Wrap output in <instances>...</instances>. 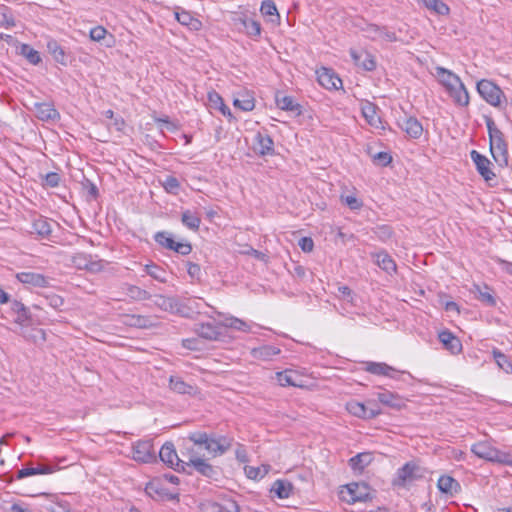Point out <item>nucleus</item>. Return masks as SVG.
Instances as JSON below:
<instances>
[{
	"instance_id": "5",
	"label": "nucleus",
	"mask_w": 512,
	"mask_h": 512,
	"mask_svg": "<svg viewBox=\"0 0 512 512\" xmlns=\"http://www.w3.org/2000/svg\"><path fill=\"white\" fill-rule=\"evenodd\" d=\"M423 477L421 467L415 462H407L396 472V477L393 480V485L398 487H406L413 481Z\"/></svg>"
},
{
	"instance_id": "12",
	"label": "nucleus",
	"mask_w": 512,
	"mask_h": 512,
	"mask_svg": "<svg viewBox=\"0 0 512 512\" xmlns=\"http://www.w3.org/2000/svg\"><path fill=\"white\" fill-rule=\"evenodd\" d=\"M154 304L163 311L184 315L185 306L177 297L156 295Z\"/></svg>"
},
{
	"instance_id": "64",
	"label": "nucleus",
	"mask_w": 512,
	"mask_h": 512,
	"mask_svg": "<svg viewBox=\"0 0 512 512\" xmlns=\"http://www.w3.org/2000/svg\"><path fill=\"white\" fill-rule=\"evenodd\" d=\"M46 301L47 304L54 309H59L64 304V299L57 294L46 296Z\"/></svg>"
},
{
	"instance_id": "1",
	"label": "nucleus",
	"mask_w": 512,
	"mask_h": 512,
	"mask_svg": "<svg viewBox=\"0 0 512 512\" xmlns=\"http://www.w3.org/2000/svg\"><path fill=\"white\" fill-rule=\"evenodd\" d=\"M484 119L488 130L491 155L500 167H505L508 165V143L494 120L490 116H484Z\"/></svg>"
},
{
	"instance_id": "60",
	"label": "nucleus",
	"mask_w": 512,
	"mask_h": 512,
	"mask_svg": "<svg viewBox=\"0 0 512 512\" xmlns=\"http://www.w3.org/2000/svg\"><path fill=\"white\" fill-rule=\"evenodd\" d=\"M341 201L346 204L351 210H359L363 206V202L353 195H342Z\"/></svg>"
},
{
	"instance_id": "14",
	"label": "nucleus",
	"mask_w": 512,
	"mask_h": 512,
	"mask_svg": "<svg viewBox=\"0 0 512 512\" xmlns=\"http://www.w3.org/2000/svg\"><path fill=\"white\" fill-rule=\"evenodd\" d=\"M72 263L78 269H86L91 272H99L103 269L102 261H94L91 255L85 253H77L73 256Z\"/></svg>"
},
{
	"instance_id": "15",
	"label": "nucleus",
	"mask_w": 512,
	"mask_h": 512,
	"mask_svg": "<svg viewBox=\"0 0 512 512\" xmlns=\"http://www.w3.org/2000/svg\"><path fill=\"white\" fill-rule=\"evenodd\" d=\"M145 492L156 500L172 499L174 496L168 492L159 478H154L146 484Z\"/></svg>"
},
{
	"instance_id": "9",
	"label": "nucleus",
	"mask_w": 512,
	"mask_h": 512,
	"mask_svg": "<svg viewBox=\"0 0 512 512\" xmlns=\"http://www.w3.org/2000/svg\"><path fill=\"white\" fill-rule=\"evenodd\" d=\"M470 157L476 166L477 172L483 177V179L490 183L495 179L496 175L491 169V161L484 155L480 154L476 150L470 152Z\"/></svg>"
},
{
	"instance_id": "61",
	"label": "nucleus",
	"mask_w": 512,
	"mask_h": 512,
	"mask_svg": "<svg viewBox=\"0 0 512 512\" xmlns=\"http://www.w3.org/2000/svg\"><path fill=\"white\" fill-rule=\"evenodd\" d=\"M83 189L86 190L88 196L92 199H96L99 195V190L97 186L90 181L89 179H85L84 182H82Z\"/></svg>"
},
{
	"instance_id": "18",
	"label": "nucleus",
	"mask_w": 512,
	"mask_h": 512,
	"mask_svg": "<svg viewBox=\"0 0 512 512\" xmlns=\"http://www.w3.org/2000/svg\"><path fill=\"white\" fill-rule=\"evenodd\" d=\"M59 467L53 464L38 463L36 467H24L18 470L16 479L20 480L25 477L39 475V474H51L57 471Z\"/></svg>"
},
{
	"instance_id": "31",
	"label": "nucleus",
	"mask_w": 512,
	"mask_h": 512,
	"mask_svg": "<svg viewBox=\"0 0 512 512\" xmlns=\"http://www.w3.org/2000/svg\"><path fill=\"white\" fill-rule=\"evenodd\" d=\"M376 264L388 274L396 272V263L386 251L373 254Z\"/></svg>"
},
{
	"instance_id": "45",
	"label": "nucleus",
	"mask_w": 512,
	"mask_h": 512,
	"mask_svg": "<svg viewBox=\"0 0 512 512\" xmlns=\"http://www.w3.org/2000/svg\"><path fill=\"white\" fill-rule=\"evenodd\" d=\"M362 113L370 125L378 127V123H381L380 117L376 114V107L373 104L368 103L364 106Z\"/></svg>"
},
{
	"instance_id": "54",
	"label": "nucleus",
	"mask_w": 512,
	"mask_h": 512,
	"mask_svg": "<svg viewBox=\"0 0 512 512\" xmlns=\"http://www.w3.org/2000/svg\"><path fill=\"white\" fill-rule=\"evenodd\" d=\"M245 473L249 479L256 480L264 477L268 473V468L267 466H263V469L261 467L246 466Z\"/></svg>"
},
{
	"instance_id": "7",
	"label": "nucleus",
	"mask_w": 512,
	"mask_h": 512,
	"mask_svg": "<svg viewBox=\"0 0 512 512\" xmlns=\"http://www.w3.org/2000/svg\"><path fill=\"white\" fill-rule=\"evenodd\" d=\"M346 410L353 416L361 419H374L381 414L380 408H370L365 403L350 400L346 403Z\"/></svg>"
},
{
	"instance_id": "48",
	"label": "nucleus",
	"mask_w": 512,
	"mask_h": 512,
	"mask_svg": "<svg viewBox=\"0 0 512 512\" xmlns=\"http://www.w3.org/2000/svg\"><path fill=\"white\" fill-rule=\"evenodd\" d=\"M145 272L159 282L165 283L167 281L165 270L156 264L145 265Z\"/></svg>"
},
{
	"instance_id": "4",
	"label": "nucleus",
	"mask_w": 512,
	"mask_h": 512,
	"mask_svg": "<svg viewBox=\"0 0 512 512\" xmlns=\"http://www.w3.org/2000/svg\"><path fill=\"white\" fill-rule=\"evenodd\" d=\"M477 92L490 105L499 107L501 99L505 98L504 92L494 82L482 79L477 83Z\"/></svg>"
},
{
	"instance_id": "55",
	"label": "nucleus",
	"mask_w": 512,
	"mask_h": 512,
	"mask_svg": "<svg viewBox=\"0 0 512 512\" xmlns=\"http://www.w3.org/2000/svg\"><path fill=\"white\" fill-rule=\"evenodd\" d=\"M162 185L168 193H172V194H176L178 189L180 188L179 180L176 177L171 176V175L167 176L164 179Z\"/></svg>"
},
{
	"instance_id": "26",
	"label": "nucleus",
	"mask_w": 512,
	"mask_h": 512,
	"mask_svg": "<svg viewBox=\"0 0 512 512\" xmlns=\"http://www.w3.org/2000/svg\"><path fill=\"white\" fill-rule=\"evenodd\" d=\"M446 90L455 104L459 106H468L469 93L462 81L458 82L456 85H453V88H447Z\"/></svg>"
},
{
	"instance_id": "63",
	"label": "nucleus",
	"mask_w": 512,
	"mask_h": 512,
	"mask_svg": "<svg viewBox=\"0 0 512 512\" xmlns=\"http://www.w3.org/2000/svg\"><path fill=\"white\" fill-rule=\"evenodd\" d=\"M107 30L102 26H96L90 30V38L93 41H101L105 38Z\"/></svg>"
},
{
	"instance_id": "43",
	"label": "nucleus",
	"mask_w": 512,
	"mask_h": 512,
	"mask_svg": "<svg viewBox=\"0 0 512 512\" xmlns=\"http://www.w3.org/2000/svg\"><path fill=\"white\" fill-rule=\"evenodd\" d=\"M492 354L495 362L497 363L500 369H502L506 373H512V362L510 361L508 356H506L504 353H502L500 350L496 348L493 349Z\"/></svg>"
},
{
	"instance_id": "37",
	"label": "nucleus",
	"mask_w": 512,
	"mask_h": 512,
	"mask_svg": "<svg viewBox=\"0 0 512 512\" xmlns=\"http://www.w3.org/2000/svg\"><path fill=\"white\" fill-rule=\"evenodd\" d=\"M436 71L440 79V82L444 85L446 89L453 88V85H456L458 84V82L461 81L459 76L443 67H437Z\"/></svg>"
},
{
	"instance_id": "52",
	"label": "nucleus",
	"mask_w": 512,
	"mask_h": 512,
	"mask_svg": "<svg viewBox=\"0 0 512 512\" xmlns=\"http://www.w3.org/2000/svg\"><path fill=\"white\" fill-rule=\"evenodd\" d=\"M0 26L6 28L15 26V20L11 10L4 5L0 7Z\"/></svg>"
},
{
	"instance_id": "40",
	"label": "nucleus",
	"mask_w": 512,
	"mask_h": 512,
	"mask_svg": "<svg viewBox=\"0 0 512 512\" xmlns=\"http://www.w3.org/2000/svg\"><path fill=\"white\" fill-rule=\"evenodd\" d=\"M19 54L26 58V60L32 65H38L41 63L42 58L40 53L32 48L29 44H21Z\"/></svg>"
},
{
	"instance_id": "20",
	"label": "nucleus",
	"mask_w": 512,
	"mask_h": 512,
	"mask_svg": "<svg viewBox=\"0 0 512 512\" xmlns=\"http://www.w3.org/2000/svg\"><path fill=\"white\" fill-rule=\"evenodd\" d=\"M19 282L33 287H47L49 280L43 274L35 272H20L16 274Z\"/></svg>"
},
{
	"instance_id": "62",
	"label": "nucleus",
	"mask_w": 512,
	"mask_h": 512,
	"mask_svg": "<svg viewBox=\"0 0 512 512\" xmlns=\"http://www.w3.org/2000/svg\"><path fill=\"white\" fill-rule=\"evenodd\" d=\"M208 102L211 108L218 109L219 106L223 105L224 101L219 93L211 91L208 93Z\"/></svg>"
},
{
	"instance_id": "42",
	"label": "nucleus",
	"mask_w": 512,
	"mask_h": 512,
	"mask_svg": "<svg viewBox=\"0 0 512 512\" xmlns=\"http://www.w3.org/2000/svg\"><path fill=\"white\" fill-rule=\"evenodd\" d=\"M126 294L135 301L149 300L152 297L148 291L131 284L126 285Z\"/></svg>"
},
{
	"instance_id": "16",
	"label": "nucleus",
	"mask_w": 512,
	"mask_h": 512,
	"mask_svg": "<svg viewBox=\"0 0 512 512\" xmlns=\"http://www.w3.org/2000/svg\"><path fill=\"white\" fill-rule=\"evenodd\" d=\"M318 82L326 89H339L342 87V80L335 74L332 69L322 68L317 71Z\"/></svg>"
},
{
	"instance_id": "33",
	"label": "nucleus",
	"mask_w": 512,
	"mask_h": 512,
	"mask_svg": "<svg viewBox=\"0 0 512 512\" xmlns=\"http://www.w3.org/2000/svg\"><path fill=\"white\" fill-rule=\"evenodd\" d=\"M175 18L180 24L187 26L190 30L197 31L202 26V23L198 19L194 18L190 12L185 10L175 12Z\"/></svg>"
},
{
	"instance_id": "29",
	"label": "nucleus",
	"mask_w": 512,
	"mask_h": 512,
	"mask_svg": "<svg viewBox=\"0 0 512 512\" xmlns=\"http://www.w3.org/2000/svg\"><path fill=\"white\" fill-rule=\"evenodd\" d=\"M31 233L36 234L42 239H48L52 233L50 221L46 217L38 216L32 222Z\"/></svg>"
},
{
	"instance_id": "49",
	"label": "nucleus",
	"mask_w": 512,
	"mask_h": 512,
	"mask_svg": "<svg viewBox=\"0 0 512 512\" xmlns=\"http://www.w3.org/2000/svg\"><path fill=\"white\" fill-rule=\"evenodd\" d=\"M154 240L156 243H158L160 246L170 250V248H173V245L175 244V241L171 237L169 232L166 231H159L154 235Z\"/></svg>"
},
{
	"instance_id": "19",
	"label": "nucleus",
	"mask_w": 512,
	"mask_h": 512,
	"mask_svg": "<svg viewBox=\"0 0 512 512\" xmlns=\"http://www.w3.org/2000/svg\"><path fill=\"white\" fill-rule=\"evenodd\" d=\"M350 55L354 61V64L366 71H373L376 68L375 58L370 53L366 51L358 52L354 49H351Z\"/></svg>"
},
{
	"instance_id": "11",
	"label": "nucleus",
	"mask_w": 512,
	"mask_h": 512,
	"mask_svg": "<svg viewBox=\"0 0 512 512\" xmlns=\"http://www.w3.org/2000/svg\"><path fill=\"white\" fill-rule=\"evenodd\" d=\"M186 465L193 466L197 472L208 478H214L217 474L216 469L204 459L198 457L193 449H188V461Z\"/></svg>"
},
{
	"instance_id": "25",
	"label": "nucleus",
	"mask_w": 512,
	"mask_h": 512,
	"mask_svg": "<svg viewBox=\"0 0 512 512\" xmlns=\"http://www.w3.org/2000/svg\"><path fill=\"white\" fill-rule=\"evenodd\" d=\"M377 398L380 403L395 410H401L405 407L402 397L387 390L378 393Z\"/></svg>"
},
{
	"instance_id": "50",
	"label": "nucleus",
	"mask_w": 512,
	"mask_h": 512,
	"mask_svg": "<svg viewBox=\"0 0 512 512\" xmlns=\"http://www.w3.org/2000/svg\"><path fill=\"white\" fill-rule=\"evenodd\" d=\"M233 104L236 108L245 112L252 111L255 107L254 99L248 95H243L242 98H235Z\"/></svg>"
},
{
	"instance_id": "44",
	"label": "nucleus",
	"mask_w": 512,
	"mask_h": 512,
	"mask_svg": "<svg viewBox=\"0 0 512 512\" xmlns=\"http://www.w3.org/2000/svg\"><path fill=\"white\" fill-rule=\"evenodd\" d=\"M369 453H359L349 460V465L353 470L362 471L370 462Z\"/></svg>"
},
{
	"instance_id": "57",
	"label": "nucleus",
	"mask_w": 512,
	"mask_h": 512,
	"mask_svg": "<svg viewBox=\"0 0 512 512\" xmlns=\"http://www.w3.org/2000/svg\"><path fill=\"white\" fill-rule=\"evenodd\" d=\"M260 11L263 15L276 16L277 18H279V14H278L276 5L272 0L263 1L261 4Z\"/></svg>"
},
{
	"instance_id": "47",
	"label": "nucleus",
	"mask_w": 512,
	"mask_h": 512,
	"mask_svg": "<svg viewBox=\"0 0 512 512\" xmlns=\"http://www.w3.org/2000/svg\"><path fill=\"white\" fill-rule=\"evenodd\" d=\"M241 22L247 35L253 37L260 35L261 25L258 21L246 17L242 19Z\"/></svg>"
},
{
	"instance_id": "27",
	"label": "nucleus",
	"mask_w": 512,
	"mask_h": 512,
	"mask_svg": "<svg viewBox=\"0 0 512 512\" xmlns=\"http://www.w3.org/2000/svg\"><path fill=\"white\" fill-rule=\"evenodd\" d=\"M401 128L407 133V135L413 139H418L423 133V126L420 121L412 116L405 117Z\"/></svg>"
},
{
	"instance_id": "22",
	"label": "nucleus",
	"mask_w": 512,
	"mask_h": 512,
	"mask_svg": "<svg viewBox=\"0 0 512 512\" xmlns=\"http://www.w3.org/2000/svg\"><path fill=\"white\" fill-rule=\"evenodd\" d=\"M471 293L475 295L476 299L488 307H495L497 304L491 288L487 285L482 287L478 284H474L471 288Z\"/></svg>"
},
{
	"instance_id": "2",
	"label": "nucleus",
	"mask_w": 512,
	"mask_h": 512,
	"mask_svg": "<svg viewBox=\"0 0 512 512\" xmlns=\"http://www.w3.org/2000/svg\"><path fill=\"white\" fill-rule=\"evenodd\" d=\"M187 439L197 446L204 447L214 457L223 455L232 445L231 438L226 436L216 437L215 434H208L201 431L190 433Z\"/></svg>"
},
{
	"instance_id": "35",
	"label": "nucleus",
	"mask_w": 512,
	"mask_h": 512,
	"mask_svg": "<svg viewBox=\"0 0 512 512\" xmlns=\"http://www.w3.org/2000/svg\"><path fill=\"white\" fill-rule=\"evenodd\" d=\"M12 311L17 314L15 322L21 325H27L30 322L31 315L29 309L20 301L12 302Z\"/></svg>"
},
{
	"instance_id": "17",
	"label": "nucleus",
	"mask_w": 512,
	"mask_h": 512,
	"mask_svg": "<svg viewBox=\"0 0 512 512\" xmlns=\"http://www.w3.org/2000/svg\"><path fill=\"white\" fill-rule=\"evenodd\" d=\"M196 334L206 340H218L222 336L221 326L213 323H199L195 325Z\"/></svg>"
},
{
	"instance_id": "10",
	"label": "nucleus",
	"mask_w": 512,
	"mask_h": 512,
	"mask_svg": "<svg viewBox=\"0 0 512 512\" xmlns=\"http://www.w3.org/2000/svg\"><path fill=\"white\" fill-rule=\"evenodd\" d=\"M253 151L259 156L274 155V141L271 136L267 133L257 132L254 136Z\"/></svg>"
},
{
	"instance_id": "3",
	"label": "nucleus",
	"mask_w": 512,
	"mask_h": 512,
	"mask_svg": "<svg viewBox=\"0 0 512 512\" xmlns=\"http://www.w3.org/2000/svg\"><path fill=\"white\" fill-rule=\"evenodd\" d=\"M471 452L480 459L512 467V454L497 449L487 441L473 444Z\"/></svg>"
},
{
	"instance_id": "41",
	"label": "nucleus",
	"mask_w": 512,
	"mask_h": 512,
	"mask_svg": "<svg viewBox=\"0 0 512 512\" xmlns=\"http://www.w3.org/2000/svg\"><path fill=\"white\" fill-rule=\"evenodd\" d=\"M297 378L298 375L296 372L290 369L276 373V379L281 386H300V384L296 382Z\"/></svg>"
},
{
	"instance_id": "8",
	"label": "nucleus",
	"mask_w": 512,
	"mask_h": 512,
	"mask_svg": "<svg viewBox=\"0 0 512 512\" xmlns=\"http://www.w3.org/2000/svg\"><path fill=\"white\" fill-rule=\"evenodd\" d=\"M133 459L142 463L156 461V453L151 440H140L133 445Z\"/></svg>"
},
{
	"instance_id": "51",
	"label": "nucleus",
	"mask_w": 512,
	"mask_h": 512,
	"mask_svg": "<svg viewBox=\"0 0 512 512\" xmlns=\"http://www.w3.org/2000/svg\"><path fill=\"white\" fill-rule=\"evenodd\" d=\"M373 233L377 239L386 242L393 236V229L389 225H378L373 229Z\"/></svg>"
},
{
	"instance_id": "59",
	"label": "nucleus",
	"mask_w": 512,
	"mask_h": 512,
	"mask_svg": "<svg viewBox=\"0 0 512 512\" xmlns=\"http://www.w3.org/2000/svg\"><path fill=\"white\" fill-rule=\"evenodd\" d=\"M372 160L374 164L385 167L391 163L392 156L387 152H378L372 155Z\"/></svg>"
},
{
	"instance_id": "13",
	"label": "nucleus",
	"mask_w": 512,
	"mask_h": 512,
	"mask_svg": "<svg viewBox=\"0 0 512 512\" xmlns=\"http://www.w3.org/2000/svg\"><path fill=\"white\" fill-rule=\"evenodd\" d=\"M275 102L279 109L289 111L295 116H300L303 113V106L296 102L292 96L277 92L275 95Z\"/></svg>"
},
{
	"instance_id": "38",
	"label": "nucleus",
	"mask_w": 512,
	"mask_h": 512,
	"mask_svg": "<svg viewBox=\"0 0 512 512\" xmlns=\"http://www.w3.org/2000/svg\"><path fill=\"white\" fill-rule=\"evenodd\" d=\"M292 489L293 486L289 481L276 480L273 483L270 491L273 492L279 499H286L290 496Z\"/></svg>"
},
{
	"instance_id": "24",
	"label": "nucleus",
	"mask_w": 512,
	"mask_h": 512,
	"mask_svg": "<svg viewBox=\"0 0 512 512\" xmlns=\"http://www.w3.org/2000/svg\"><path fill=\"white\" fill-rule=\"evenodd\" d=\"M35 112L37 118L42 121H55L60 118L59 112L51 103H36Z\"/></svg>"
},
{
	"instance_id": "32",
	"label": "nucleus",
	"mask_w": 512,
	"mask_h": 512,
	"mask_svg": "<svg viewBox=\"0 0 512 512\" xmlns=\"http://www.w3.org/2000/svg\"><path fill=\"white\" fill-rule=\"evenodd\" d=\"M47 50L52 55L53 59L61 64L66 66L67 65V56L63 49V47L58 43V41L54 39H50L47 42Z\"/></svg>"
},
{
	"instance_id": "46",
	"label": "nucleus",
	"mask_w": 512,
	"mask_h": 512,
	"mask_svg": "<svg viewBox=\"0 0 512 512\" xmlns=\"http://www.w3.org/2000/svg\"><path fill=\"white\" fill-rule=\"evenodd\" d=\"M279 353H280V349H278L274 346H270V345L262 346L258 349H254V351H253V354L255 357L261 358L263 360H269L273 356H275Z\"/></svg>"
},
{
	"instance_id": "21",
	"label": "nucleus",
	"mask_w": 512,
	"mask_h": 512,
	"mask_svg": "<svg viewBox=\"0 0 512 512\" xmlns=\"http://www.w3.org/2000/svg\"><path fill=\"white\" fill-rule=\"evenodd\" d=\"M439 341L451 354H459L462 351L460 340L449 330H443L438 334Z\"/></svg>"
},
{
	"instance_id": "23",
	"label": "nucleus",
	"mask_w": 512,
	"mask_h": 512,
	"mask_svg": "<svg viewBox=\"0 0 512 512\" xmlns=\"http://www.w3.org/2000/svg\"><path fill=\"white\" fill-rule=\"evenodd\" d=\"M347 494L349 498L343 495V498L349 503H355L357 501H365L368 498V487L364 484L351 483L346 486Z\"/></svg>"
},
{
	"instance_id": "34",
	"label": "nucleus",
	"mask_w": 512,
	"mask_h": 512,
	"mask_svg": "<svg viewBox=\"0 0 512 512\" xmlns=\"http://www.w3.org/2000/svg\"><path fill=\"white\" fill-rule=\"evenodd\" d=\"M366 370L375 375H384L391 378H395V374L398 373L393 367L386 363L369 362L367 363Z\"/></svg>"
},
{
	"instance_id": "39",
	"label": "nucleus",
	"mask_w": 512,
	"mask_h": 512,
	"mask_svg": "<svg viewBox=\"0 0 512 512\" xmlns=\"http://www.w3.org/2000/svg\"><path fill=\"white\" fill-rule=\"evenodd\" d=\"M181 222L188 229L198 231L201 224V218L197 213L192 212L191 210H185L182 212Z\"/></svg>"
},
{
	"instance_id": "56",
	"label": "nucleus",
	"mask_w": 512,
	"mask_h": 512,
	"mask_svg": "<svg viewBox=\"0 0 512 512\" xmlns=\"http://www.w3.org/2000/svg\"><path fill=\"white\" fill-rule=\"evenodd\" d=\"M224 327L233 328L239 331H247L248 324L244 322L241 319H238L236 317H231L229 319H226L225 323L223 324Z\"/></svg>"
},
{
	"instance_id": "30",
	"label": "nucleus",
	"mask_w": 512,
	"mask_h": 512,
	"mask_svg": "<svg viewBox=\"0 0 512 512\" xmlns=\"http://www.w3.org/2000/svg\"><path fill=\"white\" fill-rule=\"evenodd\" d=\"M170 389L178 394L193 395L196 393L197 388L189 383H186L181 377L171 376L169 379Z\"/></svg>"
},
{
	"instance_id": "36",
	"label": "nucleus",
	"mask_w": 512,
	"mask_h": 512,
	"mask_svg": "<svg viewBox=\"0 0 512 512\" xmlns=\"http://www.w3.org/2000/svg\"><path fill=\"white\" fill-rule=\"evenodd\" d=\"M124 323L136 328H150L154 325L153 320L149 316L143 315H126Z\"/></svg>"
},
{
	"instance_id": "6",
	"label": "nucleus",
	"mask_w": 512,
	"mask_h": 512,
	"mask_svg": "<svg viewBox=\"0 0 512 512\" xmlns=\"http://www.w3.org/2000/svg\"><path fill=\"white\" fill-rule=\"evenodd\" d=\"M159 458L174 470L178 472L185 471L186 462L179 459L173 443L166 442L163 444L159 451Z\"/></svg>"
},
{
	"instance_id": "53",
	"label": "nucleus",
	"mask_w": 512,
	"mask_h": 512,
	"mask_svg": "<svg viewBox=\"0 0 512 512\" xmlns=\"http://www.w3.org/2000/svg\"><path fill=\"white\" fill-rule=\"evenodd\" d=\"M371 30L380 38L388 42H396L398 40L394 32L388 31L385 27H379L377 25H371Z\"/></svg>"
},
{
	"instance_id": "58",
	"label": "nucleus",
	"mask_w": 512,
	"mask_h": 512,
	"mask_svg": "<svg viewBox=\"0 0 512 512\" xmlns=\"http://www.w3.org/2000/svg\"><path fill=\"white\" fill-rule=\"evenodd\" d=\"M61 176L56 172H49L43 177V186L55 188L60 184Z\"/></svg>"
},
{
	"instance_id": "28",
	"label": "nucleus",
	"mask_w": 512,
	"mask_h": 512,
	"mask_svg": "<svg viewBox=\"0 0 512 512\" xmlns=\"http://www.w3.org/2000/svg\"><path fill=\"white\" fill-rule=\"evenodd\" d=\"M438 489L445 494L451 496L461 491V485L459 482L451 476L442 475L437 482Z\"/></svg>"
}]
</instances>
